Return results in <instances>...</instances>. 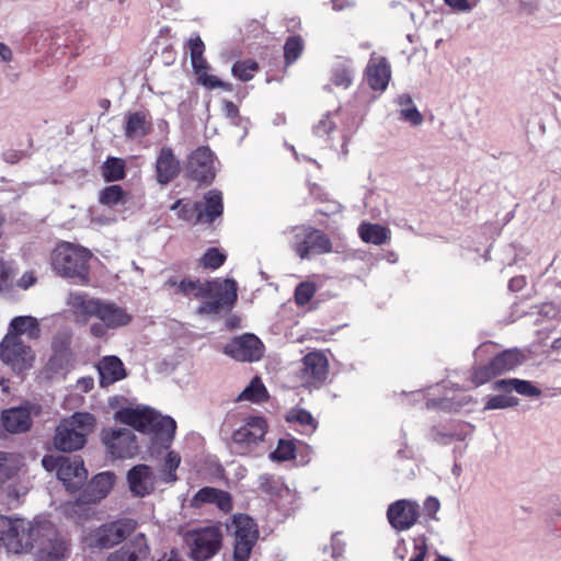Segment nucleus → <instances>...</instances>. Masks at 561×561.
Instances as JSON below:
<instances>
[{"label":"nucleus","mask_w":561,"mask_h":561,"mask_svg":"<svg viewBox=\"0 0 561 561\" xmlns=\"http://www.w3.org/2000/svg\"><path fill=\"white\" fill-rule=\"evenodd\" d=\"M164 286L170 289L174 288L175 294L205 299L198 308L201 314L217 313L220 309L231 308L237 299V285L230 279L202 283L191 279L178 282L170 278Z\"/></svg>","instance_id":"nucleus-2"},{"label":"nucleus","mask_w":561,"mask_h":561,"mask_svg":"<svg viewBox=\"0 0 561 561\" xmlns=\"http://www.w3.org/2000/svg\"><path fill=\"white\" fill-rule=\"evenodd\" d=\"M224 112L227 117H229L231 121L236 122L239 115L238 107L230 101H224Z\"/></svg>","instance_id":"nucleus-58"},{"label":"nucleus","mask_w":561,"mask_h":561,"mask_svg":"<svg viewBox=\"0 0 561 561\" xmlns=\"http://www.w3.org/2000/svg\"><path fill=\"white\" fill-rule=\"evenodd\" d=\"M264 344L254 334L245 333L232 339L222 351L238 362H257L263 357Z\"/></svg>","instance_id":"nucleus-15"},{"label":"nucleus","mask_w":561,"mask_h":561,"mask_svg":"<svg viewBox=\"0 0 561 561\" xmlns=\"http://www.w3.org/2000/svg\"><path fill=\"white\" fill-rule=\"evenodd\" d=\"M390 525L397 530L411 528L419 517V505L408 500H399L391 504L387 512Z\"/></svg>","instance_id":"nucleus-21"},{"label":"nucleus","mask_w":561,"mask_h":561,"mask_svg":"<svg viewBox=\"0 0 561 561\" xmlns=\"http://www.w3.org/2000/svg\"><path fill=\"white\" fill-rule=\"evenodd\" d=\"M525 356L518 350H507L495 356L491 362L493 374L501 375L511 371L523 364Z\"/></svg>","instance_id":"nucleus-33"},{"label":"nucleus","mask_w":561,"mask_h":561,"mask_svg":"<svg viewBox=\"0 0 561 561\" xmlns=\"http://www.w3.org/2000/svg\"><path fill=\"white\" fill-rule=\"evenodd\" d=\"M115 476L112 472H101L96 474L89 483L82 499L69 505L66 512L71 515H88L90 507L87 504L96 503L104 499L113 489Z\"/></svg>","instance_id":"nucleus-13"},{"label":"nucleus","mask_w":561,"mask_h":561,"mask_svg":"<svg viewBox=\"0 0 561 561\" xmlns=\"http://www.w3.org/2000/svg\"><path fill=\"white\" fill-rule=\"evenodd\" d=\"M300 379L307 387L320 386L328 376V359L321 352H311L302 359Z\"/></svg>","instance_id":"nucleus-20"},{"label":"nucleus","mask_w":561,"mask_h":561,"mask_svg":"<svg viewBox=\"0 0 561 561\" xmlns=\"http://www.w3.org/2000/svg\"><path fill=\"white\" fill-rule=\"evenodd\" d=\"M94 386V380L91 377H82L77 381V388L82 392H89Z\"/></svg>","instance_id":"nucleus-59"},{"label":"nucleus","mask_w":561,"mask_h":561,"mask_svg":"<svg viewBox=\"0 0 561 561\" xmlns=\"http://www.w3.org/2000/svg\"><path fill=\"white\" fill-rule=\"evenodd\" d=\"M37 278L34 274V272L28 271L25 272L18 280L16 285L18 287L22 289H28L36 283Z\"/></svg>","instance_id":"nucleus-56"},{"label":"nucleus","mask_w":561,"mask_h":561,"mask_svg":"<svg viewBox=\"0 0 561 561\" xmlns=\"http://www.w3.org/2000/svg\"><path fill=\"white\" fill-rule=\"evenodd\" d=\"M178 217L185 221H191L193 218L197 220V214L199 211L198 203H183L182 201H176L172 206L171 210H176Z\"/></svg>","instance_id":"nucleus-47"},{"label":"nucleus","mask_w":561,"mask_h":561,"mask_svg":"<svg viewBox=\"0 0 561 561\" xmlns=\"http://www.w3.org/2000/svg\"><path fill=\"white\" fill-rule=\"evenodd\" d=\"M298 239L294 249L300 259H309L314 254L330 253L332 244L330 239L320 230L312 228L302 229V233H297Z\"/></svg>","instance_id":"nucleus-18"},{"label":"nucleus","mask_w":561,"mask_h":561,"mask_svg":"<svg viewBox=\"0 0 561 561\" xmlns=\"http://www.w3.org/2000/svg\"><path fill=\"white\" fill-rule=\"evenodd\" d=\"M151 129V123L145 112H133L125 115V136L127 138H140Z\"/></svg>","instance_id":"nucleus-31"},{"label":"nucleus","mask_w":561,"mask_h":561,"mask_svg":"<svg viewBox=\"0 0 561 561\" xmlns=\"http://www.w3.org/2000/svg\"><path fill=\"white\" fill-rule=\"evenodd\" d=\"M304 49V44L300 37H289L284 46V56L287 64H291L298 59Z\"/></svg>","instance_id":"nucleus-48"},{"label":"nucleus","mask_w":561,"mask_h":561,"mask_svg":"<svg viewBox=\"0 0 561 561\" xmlns=\"http://www.w3.org/2000/svg\"><path fill=\"white\" fill-rule=\"evenodd\" d=\"M226 261V254L220 252L216 248L207 250V252L201 259V264L205 268L216 270L220 267Z\"/></svg>","instance_id":"nucleus-49"},{"label":"nucleus","mask_w":561,"mask_h":561,"mask_svg":"<svg viewBox=\"0 0 561 561\" xmlns=\"http://www.w3.org/2000/svg\"><path fill=\"white\" fill-rule=\"evenodd\" d=\"M130 492L139 497L150 494L154 490V474L147 465H137L127 473Z\"/></svg>","instance_id":"nucleus-23"},{"label":"nucleus","mask_w":561,"mask_h":561,"mask_svg":"<svg viewBox=\"0 0 561 561\" xmlns=\"http://www.w3.org/2000/svg\"><path fill=\"white\" fill-rule=\"evenodd\" d=\"M317 287L311 282H304L299 284L295 290V300L297 305H307L314 296Z\"/></svg>","instance_id":"nucleus-51"},{"label":"nucleus","mask_w":561,"mask_h":561,"mask_svg":"<svg viewBox=\"0 0 561 561\" xmlns=\"http://www.w3.org/2000/svg\"><path fill=\"white\" fill-rule=\"evenodd\" d=\"M352 66L350 60H339L332 69L331 80L336 87L348 88L352 83Z\"/></svg>","instance_id":"nucleus-41"},{"label":"nucleus","mask_w":561,"mask_h":561,"mask_svg":"<svg viewBox=\"0 0 561 561\" xmlns=\"http://www.w3.org/2000/svg\"><path fill=\"white\" fill-rule=\"evenodd\" d=\"M398 104L401 106L399 111L400 118L408 122L412 126H420L423 123V116L413 104L409 95H400Z\"/></svg>","instance_id":"nucleus-40"},{"label":"nucleus","mask_w":561,"mask_h":561,"mask_svg":"<svg viewBox=\"0 0 561 561\" xmlns=\"http://www.w3.org/2000/svg\"><path fill=\"white\" fill-rule=\"evenodd\" d=\"M11 268L2 260H0V289L7 286L8 280L11 276Z\"/></svg>","instance_id":"nucleus-57"},{"label":"nucleus","mask_w":561,"mask_h":561,"mask_svg":"<svg viewBox=\"0 0 561 561\" xmlns=\"http://www.w3.org/2000/svg\"><path fill=\"white\" fill-rule=\"evenodd\" d=\"M0 543L14 553L35 548L36 561H66L70 556L69 542L49 523L31 524L0 515Z\"/></svg>","instance_id":"nucleus-1"},{"label":"nucleus","mask_w":561,"mask_h":561,"mask_svg":"<svg viewBox=\"0 0 561 561\" xmlns=\"http://www.w3.org/2000/svg\"><path fill=\"white\" fill-rule=\"evenodd\" d=\"M181 456L174 450H169L159 468V478L162 482L174 483L178 481L176 469L181 463Z\"/></svg>","instance_id":"nucleus-36"},{"label":"nucleus","mask_w":561,"mask_h":561,"mask_svg":"<svg viewBox=\"0 0 561 561\" xmlns=\"http://www.w3.org/2000/svg\"><path fill=\"white\" fill-rule=\"evenodd\" d=\"M207 503L215 504L222 512H229L232 508L229 493L216 488H202L191 500V506L195 508Z\"/></svg>","instance_id":"nucleus-24"},{"label":"nucleus","mask_w":561,"mask_h":561,"mask_svg":"<svg viewBox=\"0 0 561 561\" xmlns=\"http://www.w3.org/2000/svg\"><path fill=\"white\" fill-rule=\"evenodd\" d=\"M102 442L115 458H130L137 454L136 435L127 428H107L102 432Z\"/></svg>","instance_id":"nucleus-16"},{"label":"nucleus","mask_w":561,"mask_h":561,"mask_svg":"<svg viewBox=\"0 0 561 561\" xmlns=\"http://www.w3.org/2000/svg\"><path fill=\"white\" fill-rule=\"evenodd\" d=\"M518 404V400L515 397L508 394H496L486 398L484 410H500L507 409Z\"/></svg>","instance_id":"nucleus-45"},{"label":"nucleus","mask_w":561,"mask_h":561,"mask_svg":"<svg viewBox=\"0 0 561 561\" xmlns=\"http://www.w3.org/2000/svg\"><path fill=\"white\" fill-rule=\"evenodd\" d=\"M199 204L197 221L213 222L217 217L221 216L224 210L222 194L217 190H210L204 196V201Z\"/></svg>","instance_id":"nucleus-28"},{"label":"nucleus","mask_w":561,"mask_h":561,"mask_svg":"<svg viewBox=\"0 0 561 561\" xmlns=\"http://www.w3.org/2000/svg\"><path fill=\"white\" fill-rule=\"evenodd\" d=\"M11 59H12L11 48L7 44L0 42V61L9 62V61H11Z\"/></svg>","instance_id":"nucleus-62"},{"label":"nucleus","mask_w":561,"mask_h":561,"mask_svg":"<svg viewBox=\"0 0 561 561\" xmlns=\"http://www.w3.org/2000/svg\"><path fill=\"white\" fill-rule=\"evenodd\" d=\"M137 527V522L131 518L119 519L85 534L83 542L90 548H108L121 543Z\"/></svg>","instance_id":"nucleus-8"},{"label":"nucleus","mask_w":561,"mask_h":561,"mask_svg":"<svg viewBox=\"0 0 561 561\" xmlns=\"http://www.w3.org/2000/svg\"><path fill=\"white\" fill-rule=\"evenodd\" d=\"M91 257L92 253L88 249L61 242L51 253V267L58 275L73 279L78 285H87Z\"/></svg>","instance_id":"nucleus-4"},{"label":"nucleus","mask_w":561,"mask_h":561,"mask_svg":"<svg viewBox=\"0 0 561 561\" xmlns=\"http://www.w3.org/2000/svg\"><path fill=\"white\" fill-rule=\"evenodd\" d=\"M267 398V390L260 378H254L240 393V401L262 402Z\"/></svg>","instance_id":"nucleus-42"},{"label":"nucleus","mask_w":561,"mask_h":561,"mask_svg":"<svg viewBox=\"0 0 561 561\" xmlns=\"http://www.w3.org/2000/svg\"><path fill=\"white\" fill-rule=\"evenodd\" d=\"M191 58L204 56L205 45L198 35H192L188 39Z\"/></svg>","instance_id":"nucleus-54"},{"label":"nucleus","mask_w":561,"mask_h":561,"mask_svg":"<svg viewBox=\"0 0 561 561\" xmlns=\"http://www.w3.org/2000/svg\"><path fill=\"white\" fill-rule=\"evenodd\" d=\"M358 234L365 243L382 245L390 240V230L379 224L364 221L358 226Z\"/></svg>","instance_id":"nucleus-32"},{"label":"nucleus","mask_w":561,"mask_h":561,"mask_svg":"<svg viewBox=\"0 0 561 561\" xmlns=\"http://www.w3.org/2000/svg\"><path fill=\"white\" fill-rule=\"evenodd\" d=\"M100 301L84 293L72 291L66 299V312L73 323L87 325L92 318H96Z\"/></svg>","instance_id":"nucleus-17"},{"label":"nucleus","mask_w":561,"mask_h":561,"mask_svg":"<svg viewBox=\"0 0 561 561\" xmlns=\"http://www.w3.org/2000/svg\"><path fill=\"white\" fill-rule=\"evenodd\" d=\"M266 433V420L260 415H249L244 417L242 424L234 430L231 435V442L237 445L242 453H245L262 443Z\"/></svg>","instance_id":"nucleus-14"},{"label":"nucleus","mask_w":561,"mask_h":561,"mask_svg":"<svg viewBox=\"0 0 561 561\" xmlns=\"http://www.w3.org/2000/svg\"><path fill=\"white\" fill-rule=\"evenodd\" d=\"M415 550H416V552L410 561H424L426 552H427L426 545L424 542L419 543L415 546Z\"/></svg>","instance_id":"nucleus-63"},{"label":"nucleus","mask_w":561,"mask_h":561,"mask_svg":"<svg viewBox=\"0 0 561 561\" xmlns=\"http://www.w3.org/2000/svg\"><path fill=\"white\" fill-rule=\"evenodd\" d=\"M221 541V526L217 524L195 528L185 534L190 556L196 561H205L214 557L219 551Z\"/></svg>","instance_id":"nucleus-7"},{"label":"nucleus","mask_w":561,"mask_h":561,"mask_svg":"<svg viewBox=\"0 0 561 561\" xmlns=\"http://www.w3.org/2000/svg\"><path fill=\"white\" fill-rule=\"evenodd\" d=\"M42 463L47 471L56 470L57 478L70 492L79 490L88 479V471L80 457L45 456Z\"/></svg>","instance_id":"nucleus-6"},{"label":"nucleus","mask_w":561,"mask_h":561,"mask_svg":"<svg viewBox=\"0 0 561 561\" xmlns=\"http://www.w3.org/2000/svg\"><path fill=\"white\" fill-rule=\"evenodd\" d=\"M41 333L39 322L32 316L14 317L9 327L7 334L26 335L30 339H38Z\"/></svg>","instance_id":"nucleus-34"},{"label":"nucleus","mask_w":561,"mask_h":561,"mask_svg":"<svg viewBox=\"0 0 561 561\" xmlns=\"http://www.w3.org/2000/svg\"><path fill=\"white\" fill-rule=\"evenodd\" d=\"M257 69V64L253 60L238 61L232 66V73L242 81H249Z\"/></svg>","instance_id":"nucleus-46"},{"label":"nucleus","mask_w":561,"mask_h":561,"mask_svg":"<svg viewBox=\"0 0 561 561\" xmlns=\"http://www.w3.org/2000/svg\"><path fill=\"white\" fill-rule=\"evenodd\" d=\"M22 466L19 455L0 451V485L12 479Z\"/></svg>","instance_id":"nucleus-38"},{"label":"nucleus","mask_w":561,"mask_h":561,"mask_svg":"<svg viewBox=\"0 0 561 561\" xmlns=\"http://www.w3.org/2000/svg\"><path fill=\"white\" fill-rule=\"evenodd\" d=\"M158 182L167 184L180 172V163L170 148H162L156 162Z\"/></svg>","instance_id":"nucleus-27"},{"label":"nucleus","mask_w":561,"mask_h":561,"mask_svg":"<svg viewBox=\"0 0 561 561\" xmlns=\"http://www.w3.org/2000/svg\"><path fill=\"white\" fill-rule=\"evenodd\" d=\"M296 445L293 439H279L270 458L274 461H287L295 458Z\"/></svg>","instance_id":"nucleus-44"},{"label":"nucleus","mask_w":561,"mask_h":561,"mask_svg":"<svg viewBox=\"0 0 561 561\" xmlns=\"http://www.w3.org/2000/svg\"><path fill=\"white\" fill-rule=\"evenodd\" d=\"M2 422L11 433L27 431L31 426V410L24 407L7 410L2 413Z\"/></svg>","instance_id":"nucleus-30"},{"label":"nucleus","mask_w":561,"mask_h":561,"mask_svg":"<svg viewBox=\"0 0 561 561\" xmlns=\"http://www.w3.org/2000/svg\"><path fill=\"white\" fill-rule=\"evenodd\" d=\"M148 545L144 534H138L130 546H124L111 553L106 561H138L148 553Z\"/></svg>","instance_id":"nucleus-29"},{"label":"nucleus","mask_w":561,"mask_h":561,"mask_svg":"<svg viewBox=\"0 0 561 561\" xmlns=\"http://www.w3.org/2000/svg\"><path fill=\"white\" fill-rule=\"evenodd\" d=\"M286 421L299 425L300 432L307 435L312 434L318 427L317 420L304 409H291L286 415Z\"/></svg>","instance_id":"nucleus-37"},{"label":"nucleus","mask_w":561,"mask_h":561,"mask_svg":"<svg viewBox=\"0 0 561 561\" xmlns=\"http://www.w3.org/2000/svg\"><path fill=\"white\" fill-rule=\"evenodd\" d=\"M124 198V191L119 185H111L104 188L100 195V202L107 206H114Z\"/></svg>","instance_id":"nucleus-50"},{"label":"nucleus","mask_w":561,"mask_h":561,"mask_svg":"<svg viewBox=\"0 0 561 561\" xmlns=\"http://www.w3.org/2000/svg\"><path fill=\"white\" fill-rule=\"evenodd\" d=\"M492 389L503 390L505 392H511L512 390H515L517 393L526 397L540 396V390L537 387H535L530 381L520 380L517 378L497 380L492 383Z\"/></svg>","instance_id":"nucleus-35"},{"label":"nucleus","mask_w":561,"mask_h":561,"mask_svg":"<svg viewBox=\"0 0 561 561\" xmlns=\"http://www.w3.org/2000/svg\"><path fill=\"white\" fill-rule=\"evenodd\" d=\"M342 114L339 111L323 115L313 126V135L325 142H333L335 138L342 140L341 150L344 156L348 153L347 144L354 135V125H343Z\"/></svg>","instance_id":"nucleus-10"},{"label":"nucleus","mask_w":561,"mask_h":561,"mask_svg":"<svg viewBox=\"0 0 561 561\" xmlns=\"http://www.w3.org/2000/svg\"><path fill=\"white\" fill-rule=\"evenodd\" d=\"M469 434H470V431L467 427H465V428H462L461 431H459L457 433L438 434L435 439L439 444H448V443H450L454 439H456V440H463V439H466V437Z\"/></svg>","instance_id":"nucleus-55"},{"label":"nucleus","mask_w":561,"mask_h":561,"mask_svg":"<svg viewBox=\"0 0 561 561\" xmlns=\"http://www.w3.org/2000/svg\"><path fill=\"white\" fill-rule=\"evenodd\" d=\"M439 502L435 497H427L424 502V507L430 515H434L439 510Z\"/></svg>","instance_id":"nucleus-61"},{"label":"nucleus","mask_w":561,"mask_h":561,"mask_svg":"<svg viewBox=\"0 0 561 561\" xmlns=\"http://www.w3.org/2000/svg\"><path fill=\"white\" fill-rule=\"evenodd\" d=\"M481 0H444L445 4L448 5L456 12H470L472 11Z\"/></svg>","instance_id":"nucleus-52"},{"label":"nucleus","mask_w":561,"mask_h":561,"mask_svg":"<svg viewBox=\"0 0 561 561\" xmlns=\"http://www.w3.org/2000/svg\"><path fill=\"white\" fill-rule=\"evenodd\" d=\"M0 358L13 371L22 373L32 367L35 355L16 334H5L0 343Z\"/></svg>","instance_id":"nucleus-12"},{"label":"nucleus","mask_w":561,"mask_h":561,"mask_svg":"<svg viewBox=\"0 0 561 561\" xmlns=\"http://www.w3.org/2000/svg\"><path fill=\"white\" fill-rule=\"evenodd\" d=\"M230 529L234 537L233 561H248L259 537L256 524L247 515H234Z\"/></svg>","instance_id":"nucleus-11"},{"label":"nucleus","mask_w":561,"mask_h":561,"mask_svg":"<svg viewBox=\"0 0 561 561\" xmlns=\"http://www.w3.org/2000/svg\"><path fill=\"white\" fill-rule=\"evenodd\" d=\"M114 419L140 433L152 435V448L157 445L169 448L175 436V421L148 407L122 408L115 412Z\"/></svg>","instance_id":"nucleus-3"},{"label":"nucleus","mask_w":561,"mask_h":561,"mask_svg":"<svg viewBox=\"0 0 561 561\" xmlns=\"http://www.w3.org/2000/svg\"><path fill=\"white\" fill-rule=\"evenodd\" d=\"M496 375L493 374V370L491 369V363H490L488 366L477 369L472 374V382L476 386H480V385L488 382L491 378H493Z\"/></svg>","instance_id":"nucleus-53"},{"label":"nucleus","mask_w":561,"mask_h":561,"mask_svg":"<svg viewBox=\"0 0 561 561\" xmlns=\"http://www.w3.org/2000/svg\"><path fill=\"white\" fill-rule=\"evenodd\" d=\"M191 62L198 84L210 90L221 88L226 91H232L230 83L224 82L218 77L209 73L210 66L204 56L191 58Z\"/></svg>","instance_id":"nucleus-26"},{"label":"nucleus","mask_w":561,"mask_h":561,"mask_svg":"<svg viewBox=\"0 0 561 561\" xmlns=\"http://www.w3.org/2000/svg\"><path fill=\"white\" fill-rule=\"evenodd\" d=\"M187 170L198 182H211L216 176L215 158L207 147L197 148L188 159Z\"/></svg>","instance_id":"nucleus-19"},{"label":"nucleus","mask_w":561,"mask_h":561,"mask_svg":"<svg viewBox=\"0 0 561 561\" xmlns=\"http://www.w3.org/2000/svg\"><path fill=\"white\" fill-rule=\"evenodd\" d=\"M98 321L89 328L90 334L94 337H104L110 330H117L128 325L133 316L126 308L110 300L100 301L96 318Z\"/></svg>","instance_id":"nucleus-9"},{"label":"nucleus","mask_w":561,"mask_h":561,"mask_svg":"<svg viewBox=\"0 0 561 561\" xmlns=\"http://www.w3.org/2000/svg\"><path fill=\"white\" fill-rule=\"evenodd\" d=\"M96 368L102 387L113 385L127 376L123 362L114 355L104 356Z\"/></svg>","instance_id":"nucleus-25"},{"label":"nucleus","mask_w":561,"mask_h":561,"mask_svg":"<svg viewBox=\"0 0 561 561\" xmlns=\"http://www.w3.org/2000/svg\"><path fill=\"white\" fill-rule=\"evenodd\" d=\"M22 466L19 455L0 451V485L12 479Z\"/></svg>","instance_id":"nucleus-39"},{"label":"nucleus","mask_w":561,"mask_h":561,"mask_svg":"<svg viewBox=\"0 0 561 561\" xmlns=\"http://www.w3.org/2000/svg\"><path fill=\"white\" fill-rule=\"evenodd\" d=\"M526 286V278L524 276L513 277L508 283V288L513 291H519Z\"/></svg>","instance_id":"nucleus-60"},{"label":"nucleus","mask_w":561,"mask_h":561,"mask_svg":"<svg viewBox=\"0 0 561 561\" xmlns=\"http://www.w3.org/2000/svg\"><path fill=\"white\" fill-rule=\"evenodd\" d=\"M541 312L547 314V316H556V308L553 307V305L551 304H546L542 306V309H541Z\"/></svg>","instance_id":"nucleus-64"},{"label":"nucleus","mask_w":561,"mask_h":561,"mask_svg":"<svg viewBox=\"0 0 561 561\" xmlns=\"http://www.w3.org/2000/svg\"><path fill=\"white\" fill-rule=\"evenodd\" d=\"M102 174L108 182L122 180L125 176V163L118 158H108L103 167Z\"/></svg>","instance_id":"nucleus-43"},{"label":"nucleus","mask_w":561,"mask_h":561,"mask_svg":"<svg viewBox=\"0 0 561 561\" xmlns=\"http://www.w3.org/2000/svg\"><path fill=\"white\" fill-rule=\"evenodd\" d=\"M95 427V417L88 412H76L56 428L54 446L65 453L81 449Z\"/></svg>","instance_id":"nucleus-5"},{"label":"nucleus","mask_w":561,"mask_h":561,"mask_svg":"<svg viewBox=\"0 0 561 561\" xmlns=\"http://www.w3.org/2000/svg\"><path fill=\"white\" fill-rule=\"evenodd\" d=\"M365 76L368 85L375 90L382 92L387 89L391 79V68L388 60L373 53L367 64Z\"/></svg>","instance_id":"nucleus-22"}]
</instances>
